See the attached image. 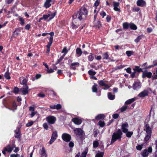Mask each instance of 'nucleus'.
<instances>
[{
  "label": "nucleus",
  "instance_id": "obj_30",
  "mask_svg": "<svg viewBox=\"0 0 157 157\" xmlns=\"http://www.w3.org/2000/svg\"><path fill=\"white\" fill-rule=\"evenodd\" d=\"M130 28L132 29L135 30L137 29V27L136 25L134 24L131 23L129 25Z\"/></svg>",
  "mask_w": 157,
  "mask_h": 157
},
{
  "label": "nucleus",
  "instance_id": "obj_33",
  "mask_svg": "<svg viewBox=\"0 0 157 157\" xmlns=\"http://www.w3.org/2000/svg\"><path fill=\"white\" fill-rule=\"evenodd\" d=\"M56 14V13H51L48 14V15H49V20H51L52 18H53L55 16Z\"/></svg>",
  "mask_w": 157,
  "mask_h": 157
},
{
  "label": "nucleus",
  "instance_id": "obj_53",
  "mask_svg": "<svg viewBox=\"0 0 157 157\" xmlns=\"http://www.w3.org/2000/svg\"><path fill=\"white\" fill-rule=\"evenodd\" d=\"M127 106H123L121 108V112H123L124 111H125L126 109H127Z\"/></svg>",
  "mask_w": 157,
  "mask_h": 157
},
{
  "label": "nucleus",
  "instance_id": "obj_2",
  "mask_svg": "<svg viewBox=\"0 0 157 157\" xmlns=\"http://www.w3.org/2000/svg\"><path fill=\"white\" fill-rule=\"evenodd\" d=\"M122 133L120 129H118L117 132H114L112 135L111 143H113L117 140H120L122 137Z\"/></svg>",
  "mask_w": 157,
  "mask_h": 157
},
{
  "label": "nucleus",
  "instance_id": "obj_64",
  "mask_svg": "<svg viewBox=\"0 0 157 157\" xmlns=\"http://www.w3.org/2000/svg\"><path fill=\"white\" fill-rule=\"evenodd\" d=\"M155 145H156V151H155V157H157V140L155 141Z\"/></svg>",
  "mask_w": 157,
  "mask_h": 157
},
{
  "label": "nucleus",
  "instance_id": "obj_17",
  "mask_svg": "<svg viewBox=\"0 0 157 157\" xmlns=\"http://www.w3.org/2000/svg\"><path fill=\"white\" fill-rule=\"evenodd\" d=\"M14 147V145L13 147H11L10 145H9L5 147V150L7 151L8 152L10 153Z\"/></svg>",
  "mask_w": 157,
  "mask_h": 157
},
{
  "label": "nucleus",
  "instance_id": "obj_10",
  "mask_svg": "<svg viewBox=\"0 0 157 157\" xmlns=\"http://www.w3.org/2000/svg\"><path fill=\"white\" fill-rule=\"evenodd\" d=\"M136 4L138 6L144 7L146 6V3L143 0H138L136 2Z\"/></svg>",
  "mask_w": 157,
  "mask_h": 157
},
{
  "label": "nucleus",
  "instance_id": "obj_46",
  "mask_svg": "<svg viewBox=\"0 0 157 157\" xmlns=\"http://www.w3.org/2000/svg\"><path fill=\"white\" fill-rule=\"evenodd\" d=\"M126 134V136L128 137H130L132 135L133 133L132 132H128Z\"/></svg>",
  "mask_w": 157,
  "mask_h": 157
},
{
  "label": "nucleus",
  "instance_id": "obj_54",
  "mask_svg": "<svg viewBox=\"0 0 157 157\" xmlns=\"http://www.w3.org/2000/svg\"><path fill=\"white\" fill-rule=\"evenodd\" d=\"M68 145L70 148H72L74 146V144L72 141H71L69 143Z\"/></svg>",
  "mask_w": 157,
  "mask_h": 157
},
{
  "label": "nucleus",
  "instance_id": "obj_15",
  "mask_svg": "<svg viewBox=\"0 0 157 157\" xmlns=\"http://www.w3.org/2000/svg\"><path fill=\"white\" fill-rule=\"evenodd\" d=\"M152 74L151 72L145 71L143 72L142 76L143 78L147 77L149 78L152 76Z\"/></svg>",
  "mask_w": 157,
  "mask_h": 157
},
{
  "label": "nucleus",
  "instance_id": "obj_1",
  "mask_svg": "<svg viewBox=\"0 0 157 157\" xmlns=\"http://www.w3.org/2000/svg\"><path fill=\"white\" fill-rule=\"evenodd\" d=\"M87 14V10L84 6L81 7L78 11L75 13L72 16V28L73 29L77 28L79 25L80 21L85 19Z\"/></svg>",
  "mask_w": 157,
  "mask_h": 157
},
{
  "label": "nucleus",
  "instance_id": "obj_12",
  "mask_svg": "<svg viewBox=\"0 0 157 157\" xmlns=\"http://www.w3.org/2000/svg\"><path fill=\"white\" fill-rule=\"evenodd\" d=\"M40 157L48 156L46 150L44 147H43L40 151Z\"/></svg>",
  "mask_w": 157,
  "mask_h": 157
},
{
  "label": "nucleus",
  "instance_id": "obj_55",
  "mask_svg": "<svg viewBox=\"0 0 157 157\" xmlns=\"http://www.w3.org/2000/svg\"><path fill=\"white\" fill-rule=\"evenodd\" d=\"M15 133L16 134L15 137L16 138H19L20 135V132L18 130L17 131H15Z\"/></svg>",
  "mask_w": 157,
  "mask_h": 157
},
{
  "label": "nucleus",
  "instance_id": "obj_50",
  "mask_svg": "<svg viewBox=\"0 0 157 157\" xmlns=\"http://www.w3.org/2000/svg\"><path fill=\"white\" fill-rule=\"evenodd\" d=\"M99 145V143L97 141H94V142L93 143V147H97Z\"/></svg>",
  "mask_w": 157,
  "mask_h": 157
},
{
  "label": "nucleus",
  "instance_id": "obj_28",
  "mask_svg": "<svg viewBox=\"0 0 157 157\" xmlns=\"http://www.w3.org/2000/svg\"><path fill=\"white\" fill-rule=\"evenodd\" d=\"M79 65V64L78 62H75V63H73L71 64V68L74 70H75L76 69V68L74 67V66H78Z\"/></svg>",
  "mask_w": 157,
  "mask_h": 157
},
{
  "label": "nucleus",
  "instance_id": "obj_47",
  "mask_svg": "<svg viewBox=\"0 0 157 157\" xmlns=\"http://www.w3.org/2000/svg\"><path fill=\"white\" fill-rule=\"evenodd\" d=\"M103 154L104 153L102 152L98 153L96 155L95 157H103Z\"/></svg>",
  "mask_w": 157,
  "mask_h": 157
},
{
  "label": "nucleus",
  "instance_id": "obj_56",
  "mask_svg": "<svg viewBox=\"0 0 157 157\" xmlns=\"http://www.w3.org/2000/svg\"><path fill=\"white\" fill-rule=\"evenodd\" d=\"M49 17V15H48V14L47 15H44L43 16V18L45 20H46Z\"/></svg>",
  "mask_w": 157,
  "mask_h": 157
},
{
  "label": "nucleus",
  "instance_id": "obj_5",
  "mask_svg": "<svg viewBox=\"0 0 157 157\" xmlns=\"http://www.w3.org/2000/svg\"><path fill=\"white\" fill-rule=\"evenodd\" d=\"M46 120L49 123L53 124L55 123L56 119L54 117L50 116L46 117Z\"/></svg>",
  "mask_w": 157,
  "mask_h": 157
},
{
  "label": "nucleus",
  "instance_id": "obj_61",
  "mask_svg": "<svg viewBox=\"0 0 157 157\" xmlns=\"http://www.w3.org/2000/svg\"><path fill=\"white\" fill-rule=\"evenodd\" d=\"M99 2H100L98 0H96L94 3V6L97 7V6H98L99 4Z\"/></svg>",
  "mask_w": 157,
  "mask_h": 157
},
{
  "label": "nucleus",
  "instance_id": "obj_60",
  "mask_svg": "<svg viewBox=\"0 0 157 157\" xmlns=\"http://www.w3.org/2000/svg\"><path fill=\"white\" fill-rule=\"evenodd\" d=\"M119 117V115L117 114H114L113 115V118L116 119Z\"/></svg>",
  "mask_w": 157,
  "mask_h": 157
},
{
  "label": "nucleus",
  "instance_id": "obj_31",
  "mask_svg": "<svg viewBox=\"0 0 157 157\" xmlns=\"http://www.w3.org/2000/svg\"><path fill=\"white\" fill-rule=\"evenodd\" d=\"M57 136L58 135L57 132L56 131H54L53 132L51 137L56 140L57 138Z\"/></svg>",
  "mask_w": 157,
  "mask_h": 157
},
{
  "label": "nucleus",
  "instance_id": "obj_51",
  "mask_svg": "<svg viewBox=\"0 0 157 157\" xmlns=\"http://www.w3.org/2000/svg\"><path fill=\"white\" fill-rule=\"evenodd\" d=\"M34 122V121H31L26 124V126L27 127H29L33 125Z\"/></svg>",
  "mask_w": 157,
  "mask_h": 157
},
{
  "label": "nucleus",
  "instance_id": "obj_3",
  "mask_svg": "<svg viewBox=\"0 0 157 157\" xmlns=\"http://www.w3.org/2000/svg\"><path fill=\"white\" fill-rule=\"evenodd\" d=\"M152 149L151 147H149L147 149L144 150L141 153V155L143 157H147L150 153H151Z\"/></svg>",
  "mask_w": 157,
  "mask_h": 157
},
{
  "label": "nucleus",
  "instance_id": "obj_59",
  "mask_svg": "<svg viewBox=\"0 0 157 157\" xmlns=\"http://www.w3.org/2000/svg\"><path fill=\"white\" fill-rule=\"evenodd\" d=\"M125 70H126V72L128 73H131V69L130 67H128L127 69H125Z\"/></svg>",
  "mask_w": 157,
  "mask_h": 157
},
{
  "label": "nucleus",
  "instance_id": "obj_14",
  "mask_svg": "<svg viewBox=\"0 0 157 157\" xmlns=\"http://www.w3.org/2000/svg\"><path fill=\"white\" fill-rule=\"evenodd\" d=\"M72 121L75 124L78 125L80 124L82 122L81 119L78 118H73Z\"/></svg>",
  "mask_w": 157,
  "mask_h": 157
},
{
  "label": "nucleus",
  "instance_id": "obj_7",
  "mask_svg": "<svg viewBox=\"0 0 157 157\" xmlns=\"http://www.w3.org/2000/svg\"><path fill=\"white\" fill-rule=\"evenodd\" d=\"M28 87L26 85L23 86L20 89V90L22 92L23 95H25L28 93Z\"/></svg>",
  "mask_w": 157,
  "mask_h": 157
},
{
  "label": "nucleus",
  "instance_id": "obj_23",
  "mask_svg": "<svg viewBox=\"0 0 157 157\" xmlns=\"http://www.w3.org/2000/svg\"><path fill=\"white\" fill-rule=\"evenodd\" d=\"M105 117V116L103 114H100L97 116L95 117V119L97 120H99L103 119Z\"/></svg>",
  "mask_w": 157,
  "mask_h": 157
},
{
  "label": "nucleus",
  "instance_id": "obj_40",
  "mask_svg": "<svg viewBox=\"0 0 157 157\" xmlns=\"http://www.w3.org/2000/svg\"><path fill=\"white\" fill-rule=\"evenodd\" d=\"M142 39V36H138L136 39H135L134 40L135 42L137 43L138 42H139L140 40Z\"/></svg>",
  "mask_w": 157,
  "mask_h": 157
},
{
  "label": "nucleus",
  "instance_id": "obj_34",
  "mask_svg": "<svg viewBox=\"0 0 157 157\" xmlns=\"http://www.w3.org/2000/svg\"><path fill=\"white\" fill-rule=\"evenodd\" d=\"M4 76L7 79H10V74L8 72H6L4 74Z\"/></svg>",
  "mask_w": 157,
  "mask_h": 157
},
{
  "label": "nucleus",
  "instance_id": "obj_24",
  "mask_svg": "<svg viewBox=\"0 0 157 157\" xmlns=\"http://www.w3.org/2000/svg\"><path fill=\"white\" fill-rule=\"evenodd\" d=\"M108 98L111 100H113L115 98V96L114 95H113L111 93H109L108 94Z\"/></svg>",
  "mask_w": 157,
  "mask_h": 157
},
{
  "label": "nucleus",
  "instance_id": "obj_6",
  "mask_svg": "<svg viewBox=\"0 0 157 157\" xmlns=\"http://www.w3.org/2000/svg\"><path fill=\"white\" fill-rule=\"evenodd\" d=\"M75 134L78 136L81 137L83 134V131L80 128H76L74 129Z\"/></svg>",
  "mask_w": 157,
  "mask_h": 157
},
{
  "label": "nucleus",
  "instance_id": "obj_29",
  "mask_svg": "<svg viewBox=\"0 0 157 157\" xmlns=\"http://www.w3.org/2000/svg\"><path fill=\"white\" fill-rule=\"evenodd\" d=\"M135 100V99L134 98H132L131 99H129V100L126 101L125 102V103L126 104H131V103H132L133 101H134Z\"/></svg>",
  "mask_w": 157,
  "mask_h": 157
},
{
  "label": "nucleus",
  "instance_id": "obj_20",
  "mask_svg": "<svg viewBox=\"0 0 157 157\" xmlns=\"http://www.w3.org/2000/svg\"><path fill=\"white\" fill-rule=\"evenodd\" d=\"M17 107L16 104L15 103L13 102L12 104V106L9 105L8 106L7 108L10 110H14L16 109Z\"/></svg>",
  "mask_w": 157,
  "mask_h": 157
},
{
  "label": "nucleus",
  "instance_id": "obj_62",
  "mask_svg": "<svg viewBox=\"0 0 157 157\" xmlns=\"http://www.w3.org/2000/svg\"><path fill=\"white\" fill-rule=\"evenodd\" d=\"M55 140H56L55 139L51 137L49 142V144H52L54 142Z\"/></svg>",
  "mask_w": 157,
  "mask_h": 157
},
{
  "label": "nucleus",
  "instance_id": "obj_42",
  "mask_svg": "<svg viewBox=\"0 0 157 157\" xmlns=\"http://www.w3.org/2000/svg\"><path fill=\"white\" fill-rule=\"evenodd\" d=\"M101 25L99 21H98L95 25V27L98 28H99L101 26Z\"/></svg>",
  "mask_w": 157,
  "mask_h": 157
},
{
  "label": "nucleus",
  "instance_id": "obj_32",
  "mask_svg": "<svg viewBox=\"0 0 157 157\" xmlns=\"http://www.w3.org/2000/svg\"><path fill=\"white\" fill-rule=\"evenodd\" d=\"M133 70L134 71H135V72L137 71L139 72L142 71V69L141 68H140L138 66H136L135 68H134Z\"/></svg>",
  "mask_w": 157,
  "mask_h": 157
},
{
  "label": "nucleus",
  "instance_id": "obj_57",
  "mask_svg": "<svg viewBox=\"0 0 157 157\" xmlns=\"http://www.w3.org/2000/svg\"><path fill=\"white\" fill-rule=\"evenodd\" d=\"M19 21L21 22V25H23L25 24L24 20L22 17L19 18Z\"/></svg>",
  "mask_w": 157,
  "mask_h": 157
},
{
  "label": "nucleus",
  "instance_id": "obj_11",
  "mask_svg": "<svg viewBox=\"0 0 157 157\" xmlns=\"http://www.w3.org/2000/svg\"><path fill=\"white\" fill-rule=\"evenodd\" d=\"M128 124L127 123L123 124L121 125V129L123 132L126 133L128 131Z\"/></svg>",
  "mask_w": 157,
  "mask_h": 157
},
{
  "label": "nucleus",
  "instance_id": "obj_18",
  "mask_svg": "<svg viewBox=\"0 0 157 157\" xmlns=\"http://www.w3.org/2000/svg\"><path fill=\"white\" fill-rule=\"evenodd\" d=\"M29 110L31 112L30 114L31 117H33L35 114L37 113V112L34 111V108L33 107H30Z\"/></svg>",
  "mask_w": 157,
  "mask_h": 157
},
{
  "label": "nucleus",
  "instance_id": "obj_39",
  "mask_svg": "<svg viewBox=\"0 0 157 157\" xmlns=\"http://www.w3.org/2000/svg\"><path fill=\"white\" fill-rule=\"evenodd\" d=\"M151 136V134H147L146 136L144 138V140L145 141H147L150 138Z\"/></svg>",
  "mask_w": 157,
  "mask_h": 157
},
{
  "label": "nucleus",
  "instance_id": "obj_44",
  "mask_svg": "<svg viewBox=\"0 0 157 157\" xmlns=\"http://www.w3.org/2000/svg\"><path fill=\"white\" fill-rule=\"evenodd\" d=\"M88 73L90 75H94L96 73L95 71H94L92 70H90L89 71Z\"/></svg>",
  "mask_w": 157,
  "mask_h": 157
},
{
  "label": "nucleus",
  "instance_id": "obj_48",
  "mask_svg": "<svg viewBox=\"0 0 157 157\" xmlns=\"http://www.w3.org/2000/svg\"><path fill=\"white\" fill-rule=\"evenodd\" d=\"M98 83L101 86H104L105 84L103 80L99 81Z\"/></svg>",
  "mask_w": 157,
  "mask_h": 157
},
{
  "label": "nucleus",
  "instance_id": "obj_13",
  "mask_svg": "<svg viewBox=\"0 0 157 157\" xmlns=\"http://www.w3.org/2000/svg\"><path fill=\"white\" fill-rule=\"evenodd\" d=\"M52 0H46L44 4V6L46 9L49 7L51 5Z\"/></svg>",
  "mask_w": 157,
  "mask_h": 157
},
{
  "label": "nucleus",
  "instance_id": "obj_21",
  "mask_svg": "<svg viewBox=\"0 0 157 157\" xmlns=\"http://www.w3.org/2000/svg\"><path fill=\"white\" fill-rule=\"evenodd\" d=\"M145 129L146 130L147 134H151V129L148 124L146 125Z\"/></svg>",
  "mask_w": 157,
  "mask_h": 157
},
{
  "label": "nucleus",
  "instance_id": "obj_8",
  "mask_svg": "<svg viewBox=\"0 0 157 157\" xmlns=\"http://www.w3.org/2000/svg\"><path fill=\"white\" fill-rule=\"evenodd\" d=\"M141 86V83L139 82H136L133 84L132 86L134 90H137L140 88Z\"/></svg>",
  "mask_w": 157,
  "mask_h": 157
},
{
  "label": "nucleus",
  "instance_id": "obj_27",
  "mask_svg": "<svg viewBox=\"0 0 157 157\" xmlns=\"http://www.w3.org/2000/svg\"><path fill=\"white\" fill-rule=\"evenodd\" d=\"M68 52V51L67 50V47H64L63 48V49L61 52L62 53H64V54L63 56L62 59L63 58V57L65 56L67 53Z\"/></svg>",
  "mask_w": 157,
  "mask_h": 157
},
{
  "label": "nucleus",
  "instance_id": "obj_9",
  "mask_svg": "<svg viewBox=\"0 0 157 157\" xmlns=\"http://www.w3.org/2000/svg\"><path fill=\"white\" fill-rule=\"evenodd\" d=\"M119 5L120 4L119 2H113V9L115 11L117 12L120 11V9L119 7Z\"/></svg>",
  "mask_w": 157,
  "mask_h": 157
},
{
  "label": "nucleus",
  "instance_id": "obj_63",
  "mask_svg": "<svg viewBox=\"0 0 157 157\" xmlns=\"http://www.w3.org/2000/svg\"><path fill=\"white\" fill-rule=\"evenodd\" d=\"M100 15L103 18L105 16L106 14L105 13L104 11H102L100 13Z\"/></svg>",
  "mask_w": 157,
  "mask_h": 157
},
{
  "label": "nucleus",
  "instance_id": "obj_43",
  "mask_svg": "<svg viewBox=\"0 0 157 157\" xmlns=\"http://www.w3.org/2000/svg\"><path fill=\"white\" fill-rule=\"evenodd\" d=\"M103 58L104 59H107L109 57V55L107 53H105L103 54Z\"/></svg>",
  "mask_w": 157,
  "mask_h": 157
},
{
  "label": "nucleus",
  "instance_id": "obj_25",
  "mask_svg": "<svg viewBox=\"0 0 157 157\" xmlns=\"http://www.w3.org/2000/svg\"><path fill=\"white\" fill-rule=\"evenodd\" d=\"M153 75L152 76V78L154 79L157 78V69L156 68L153 71Z\"/></svg>",
  "mask_w": 157,
  "mask_h": 157
},
{
  "label": "nucleus",
  "instance_id": "obj_26",
  "mask_svg": "<svg viewBox=\"0 0 157 157\" xmlns=\"http://www.w3.org/2000/svg\"><path fill=\"white\" fill-rule=\"evenodd\" d=\"M76 54L78 55V56H81L82 54V51L81 49L79 48L76 49Z\"/></svg>",
  "mask_w": 157,
  "mask_h": 157
},
{
  "label": "nucleus",
  "instance_id": "obj_36",
  "mask_svg": "<svg viewBox=\"0 0 157 157\" xmlns=\"http://www.w3.org/2000/svg\"><path fill=\"white\" fill-rule=\"evenodd\" d=\"M20 31V29H16L13 33V35L18 36L19 34V33Z\"/></svg>",
  "mask_w": 157,
  "mask_h": 157
},
{
  "label": "nucleus",
  "instance_id": "obj_41",
  "mask_svg": "<svg viewBox=\"0 0 157 157\" xmlns=\"http://www.w3.org/2000/svg\"><path fill=\"white\" fill-rule=\"evenodd\" d=\"M98 124L100 126L102 127L105 125V123L104 121H99Z\"/></svg>",
  "mask_w": 157,
  "mask_h": 157
},
{
  "label": "nucleus",
  "instance_id": "obj_49",
  "mask_svg": "<svg viewBox=\"0 0 157 157\" xmlns=\"http://www.w3.org/2000/svg\"><path fill=\"white\" fill-rule=\"evenodd\" d=\"M123 27L125 29H127L128 28L129 25L127 23H124L123 25Z\"/></svg>",
  "mask_w": 157,
  "mask_h": 157
},
{
  "label": "nucleus",
  "instance_id": "obj_16",
  "mask_svg": "<svg viewBox=\"0 0 157 157\" xmlns=\"http://www.w3.org/2000/svg\"><path fill=\"white\" fill-rule=\"evenodd\" d=\"M148 91L147 90H144L140 93L138 95V96L140 97H144L148 95Z\"/></svg>",
  "mask_w": 157,
  "mask_h": 157
},
{
  "label": "nucleus",
  "instance_id": "obj_52",
  "mask_svg": "<svg viewBox=\"0 0 157 157\" xmlns=\"http://www.w3.org/2000/svg\"><path fill=\"white\" fill-rule=\"evenodd\" d=\"M19 89L17 87H15L14 88L13 92L15 94H18V93L19 92Z\"/></svg>",
  "mask_w": 157,
  "mask_h": 157
},
{
  "label": "nucleus",
  "instance_id": "obj_19",
  "mask_svg": "<svg viewBox=\"0 0 157 157\" xmlns=\"http://www.w3.org/2000/svg\"><path fill=\"white\" fill-rule=\"evenodd\" d=\"M50 107L51 109H57L58 110L61 108V106L59 104L57 105H50Z\"/></svg>",
  "mask_w": 157,
  "mask_h": 157
},
{
  "label": "nucleus",
  "instance_id": "obj_22",
  "mask_svg": "<svg viewBox=\"0 0 157 157\" xmlns=\"http://www.w3.org/2000/svg\"><path fill=\"white\" fill-rule=\"evenodd\" d=\"M20 83L23 85L26 84L27 81L26 79L24 77H21L20 78Z\"/></svg>",
  "mask_w": 157,
  "mask_h": 157
},
{
  "label": "nucleus",
  "instance_id": "obj_45",
  "mask_svg": "<svg viewBox=\"0 0 157 157\" xmlns=\"http://www.w3.org/2000/svg\"><path fill=\"white\" fill-rule=\"evenodd\" d=\"M90 55L88 56V59L89 61H92L94 59V56L91 53Z\"/></svg>",
  "mask_w": 157,
  "mask_h": 157
},
{
  "label": "nucleus",
  "instance_id": "obj_58",
  "mask_svg": "<svg viewBox=\"0 0 157 157\" xmlns=\"http://www.w3.org/2000/svg\"><path fill=\"white\" fill-rule=\"evenodd\" d=\"M43 127L46 130H48V124L47 123H45L43 124Z\"/></svg>",
  "mask_w": 157,
  "mask_h": 157
},
{
  "label": "nucleus",
  "instance_id": "obj_4",
  "mask_svg": "<svg viewBox=\"0 0 157 157\" xmlns=\"http://www.w3.org/2000/svg\"><path fill=\"white\" fill-rule=\"evenodd\" d=\"M62 138L63 140L66 142L70 141L71 139V135L67 133H63L62 135Z\"/></svg>",
  "mask_w": 157,
  "mask_h": 157
},
{
  "label": "nucleus",
  "instance_id": "obj_37",
  "mask_svg": "<svg viewBox=\"0 0 157 157\" xmlns=\"http://www.w3.org/2000/svg\"><path fill=\"white\" fill-rule=\"evenodd\" d=\"M97 85L96 84H94L93 86L92 89V91L94 92H96L97 91Z\"/></svg>",
  "mask_w": 157,
  "mask_h": 157
},
{
  "label": "nucleus",
  "instance_id": "obj_35",
  "mask_svg": "<svg viewBox=\"0 0 157 157\" xmlns=\"http://www.w3.org/2000/svg\"><path fill=\"white\" fill-rule=\"evenodd\" d=\"M133 53V52L131 51H127L126 52V54L128 57L131 56Z\"/></svg>",
  "mask_w": 157,
  "mask_h": 157
},
{
  "label": "nucleus",
  "instance_id": "obj_38",
  "mask_svg": "<svg viewBox=\"0 0 157 157\" xmlns=\"http://www.w3.org/2000/svg\"><path fill=\"white\" fill-rule=\"evenodd\" d=\"M143 144H138L136 147L137 150L140 151L143 148Z\"/></svg>",
  "mask_w": 157,
  "mask_h": 157
}]
</instances>
